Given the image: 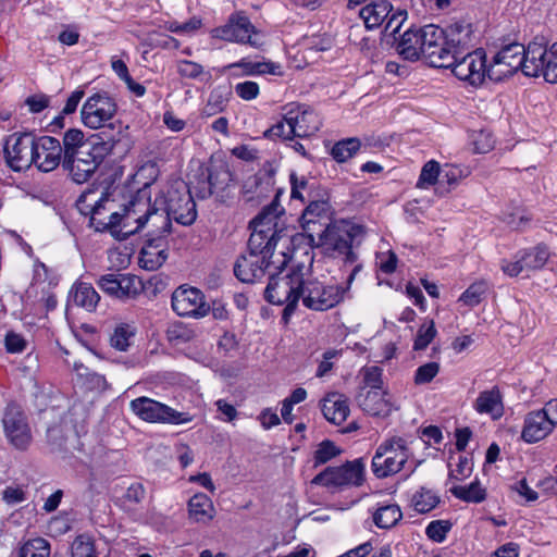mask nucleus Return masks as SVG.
<instances>
[{"mask_svg": "<svg viewBox=\"0 0 557 557\" xmlns=\"http://www.w3.org/2000/svg\"><path fill=\"white\" fill-rule=\"evenodd\" d=\"M440 364L437 362H428L420 366L414 373V383L417 385L430 383L438 373Z\"/></svg>", "mask_w": 557, "mask_h": 557, "instance_id": "nucleus-56", "label": "nucleus"}, {"mask_svg": "<svg viewBox=\"0 0 557 557\" xmlns=\"http://www.w3.org/2000/svg\"><path fill=\"white\" fill-rule=\"evenodd\" d=\"M433 32L429 40L435 44L437 66H447L460 53L476 49V29L467 18L455 20L445 27L435 25Z\"/></svg>", "mask_w": 557, "mask_h": 557, "instance_id": "nucleus-2", "label": "nucleus"}, {"mask_svg": "<svg viewBox=\"0 0 557 557\" xmlns=\"http://www.w3.org/2000/svg\"><path fill=\"white\" fill-rule=\"evenodd\" d=\"M363 388L357 396L359 407L368 414L374 417H386L392 411V405L385 399L381 391L372 389L363 393Z\"/></svg>", "mask_w": 557, "mask_h": 557, "instance_id": "nucleus-28", "label": "nucleus"}, {"mask_svg": "<svg viewBox=\"0 0 557 557\" xmlns=\"http://www.w3.org/2000/svg\"><path fill=\"white\" fill-rule=\"evenodd\" d=\"M474 408L479 413L491 414L493 419L503 416V403L499 389L493 387L490 391L481 392L475 400Z\"/></svg>", "mask_w": 557, "mask_h": 557, "instance_id": "nucleus-34", "label": "nucleus"}, {"mask_svg": "<svg viewBox=\"0 0 557 557\" xmlns=\"http://www.w3.org/2000/svg\"><path fill=\"white\" fill-rule=\"evenodd\" d=\"M364 481V463L361 459L347 461L341 467H327L311 483L326 487L360 486Z\"/></svg>", "mask_w": 557, "mask_h": 557, "instance_id": "nucleus-10", "label": "nucleus"}, {"mask_svg": "<svg viewBox=\"0 0 557 557\" xmlns=\"http://www.w3.org/2000/svg\"><path fill=\"white\" fill-rule=\"evenodd\" d=\"M288 107L285 113L288 135L299 138L309 137L322 126L318 114L309 106L292 103Z\"/></svg>", "mask_w": 557, "mask_h": 557, "instance_id": "nucleus-20", "label": "nucleus"}, {"mask_svg": "<svg viewBox=\"0 0 557 557\" xmlns=\"http://www.w3.org/2000/svg\"><path fill=\"white\" fill-rule=\"evenodd\" d=\"M453 524L448 520H434L425 529L426 536L435 543H443Z\"/></svg>", "mask_w": 557, "mask_h": 557, "instance_id": "nucleus-50", "label": "nucleus"}, {"mask_svg": "<svg viewBox=\"0 0 557 557\" xmlns=\"http://www.w3.org/2000/svg\"><path fill=\"white\" fill-rule=\"evenodd\" d=\"M145 494L146 491L141 483H133L127 487L124 498L129 503L139 504L145 498Z\"/></svg>", "mask_w": 557, "mask_h": 557, "instance_id": "nucleus-62", "label": "nucleus"}, {"mask_svg": "<svg viewBox=\"0 0 557 557\" xmlns=\"http://www.w3.org/2000/svg\"><path fill=\"white\" fill-rule=\"evenodd\" d=\"M409 457L407 442L392 437L379 445L372 458V471L376 478H386L399 472Z\"/></svg>", "mask_w": 557, "mask_h": 557, "instance_id": "nucleus-7", "label": "nucleus"}, {"mask_svg": "<svg viewBox=\"0 0 557 557\" xmlns=\"http://www.w3.org/2000/svg\"><path fill=\"white\" fill-rule=\"evenodd\" d=\"M123 211H126V221L134 220L139 222V225H146L148 221H152V225L158 230L160 214V199L156 197L151 202L150 184H145L137 193L131 198L128 203L124 206Z\"/></svg>", "mask_w": 557, "mask_h": 557, "instance_id": "nucleus-14", "label": "nucleus"}, {"mask_svg": "<svg viewBox=\"0 0 557 557\" xmlns=\"http://www.w3.org/2000/svg\"><path fill=\"white\" fill-rule=\"evenodd\" d=\"M519 256L525 270L531 271L539 270L545 265L549 258V251L545 245H537L530 250L520 252Z\"/></svg>", "mask_w": 557, "mask_h": 557, "instance_id": "nucleus-40", "label": "nucleus"}, {"mask_svg": "<svg viewBox=\"0 0 557 557\" xmlns=\"http://www.w3.org/2000/svg\"><path fill=\"white\" fill-rule=\"evenodd\" d=\"M407 11L403 9H392L391 14L385 18L386 25L384 28V35L392 36L396 40V34L399 32L401 25L407 20Z\"/></svg>", "mask_w": 557, "mask_h": 557, "instance_id": "nucleus-52", "label": "nucleus"}, {"mask_svg": "<svg viewBox=\"0 0 557 557\" xmlns=\"http://www.w3.org/2000/svg\"><path fill=\"white\" fill-rule=\"evenodd\" d=\"M547 50L548 49L543 44L537 41H531L524 47V52L522 53V73L525 76H543Z\"/></svg>", "mask_w": 557, "mask_h": 557, "instance_id": "nucleus-26", "label": "nucleus"}, {"mask_svg": "<svg viewBox=\"0 0 557 557\" xmlns=\"http://www.w3.org/2000/svg\"><path fill=\"white\" fill-rule=\"evenodd\" d=\"M72 557H96L92 540L85 535H78L71 546Z\"/></svg>", "mask_w": 557, "mask_h": 557, "instance_id": "nucleus-49", "label": "nucleus"}, {"mask_svg": "<svg viewBox=\"0 0 557 557\" xmlns=\"http://www.w3.org/2000/svg\"><path fill=\"white\" fill-rule=\"evenodd\" d=\"M144 226L139 225V222H134V220H127L126 222V211H123V213L117 212L116 223L112 227L111 235L117 240H125L139 232Z\"/></svg>", "mask_w": 557, "mask_h": 557, "instance_id": "nucleus-41", "label": "nucleus"}, {"mask_svg": "<svg viewBox=\"0 0 557 557\" xmlns=\"http://www.w3.org/2000/svg\"><path fill=\"white\" fill-rule=\"evenodd\" d=\"M207 177L214 191L226 189L230 183L233 181V174L226 164L212 166L208 170Z\"/></svg>", "mask_w": 557, "mask_h": 557, "instance_id": "nucleus-43", "label": "nucleus"}, {"mask_svg": "<svg viewBox=\"0 0 557 557\" xmlns=\"http://www.w3.org/2000/svg\"><path fill=\"white\" fill-rule=\"evenodd\" d=\"M233 67H240L244 70L246 75H257V74H281L278 64L273 62H252L246 59L240 60L232 64Z\"/></svg>", "mask_w": 557, "mask_h": 557, "instance_id": "nucleus-42", "label": "nucleus"}, {"mask_svg": "<svg viewBox=\"0 0 557 557\" xmlns=\"http://www.w3.org/2000/svg\"><path fill=\"white\" fill-rule=\"evenodd\" d=\"M363 383L366 387H370L372 389L381 391L383 386V369L377 366L364 367L362 370Z\"/></svg>", "mask_w": 557, "mask_h": 557, "instance_id": "nucleus-54", "label": "nucleus"}, {"mask_svg": "<svg viewBox=\"0 0 557 557\" xmlns=\"http://www.w3.org/2000/svg\"><path fill=\"white\" fill-rule=\"evenodd\" d=\"M486 53L483 49L478 48L460 53L451 64L442 66L450 69L453 74L460 81L469 82L473 86H479L487 76Z\"/></svg>", "mask_w": 557, "mask_h": 557, "instance_id": "nucleus-12", "label": "nucleus"}, {"mask_svg": "<svg viewBox=\"0 0 557 557\" xmlns=\"http://www.w3.org/2000/svg\"><path fill=\"white\" fill-rule=\"evenodd\" d=\"M309 203L304 210L300 222L308 234L309 243H314L315 232L329 225L331 206L327 199H308Z\"/></svg>", "mask_w": 557, "mask_h": 557, "instance_id": "nucleus-22", "label": "nucleus"}, {"mask_svg": "<svg viewBox=\"0 0 557 557\" xmlns=\"http://www.w3.org/2000/svg\"><path fill=\"white\" fill-rule=\"evenodd\" d=\"M516 260L515 261H503L502 262V270L505 274L513 277V276H517L519 275L520 273L527 271L525 268L523 267V262L519 256V253L516 256Z\"/></svg>", "mask_w": 557, "mask_h": 557, "instance_id": "nucleus-64", "label": "nucleus"}, {"mask_svg": "<svg viewBox=\"0 0 557 557\" xmlns=\"http://www.w3.org/2000/svg\"><path fill=\"white\" fill-rule=\"evenodd\" d=\"M49 97L46 95H34L26 99L25 103L28 106L30 112L39 113L49 106Z\"/></svg>", "mask_w": 557, "mask_h": 557, "instance_id": "nucleus-63", "label": "nucleus"}, {"mask_svg": "<svg viewBox=\"0 0 557 557\" xmlns=\"http://www.w3.org/2000/svg\"><path fill=\"white\" fill-rule=\"evenodd\" d=\"M115 113L116 103L107 92L90 96L81 110L83 124L92 129L104 126Z\"/></svg>", "mask_w": 557, "mask_h": 557, "instance_id": "nucleus-17", "label": "nucleus"}, {"mask_svg": "<svg viewBox=\"0 0 557 557\" xmlns=\"http://www.w3.org/2000/svg\"><path fill=\"white\" fill-rule=\"evenodd\" d=\"M177 73L182 77L195 79L203 73V67L194 61L182 60L177 63Z\"/></svg>", "mask_w": 557, "mask_h": 557, "instance_id": "nucleus-57", "label": "nucleus"}, {"mask_svg": "<svg viewBox=\"0 0 557 557\" xmlns=\"http://www.w3.org/2000/svg\"><path fill=\"white\" fill-rule=\"evenodd\" d=\"M403 518V512L398 505L388 504L380 506L373 512V522L380 529H389L396 525Z\"/></svg>", "mask_w": 557, "mask_h": 557, "instance_id": "nucleus-35", "label": "nucleus"}, {"mask_svg": "<svg viewBox=\"0 0 557 557\" xmlns=\"http://www.w3.org/2000/svg\"><path fill=\"white\" fill-rule=\"evenodd\" d=\"M287 133H288V126L284 119L283 121H280L276 124H274L273 126H271L270 128H268L263 133V136L268 139L283 138L285 140L293 141L295 136L288 135Z\"/></svg>", "mask_w": 557, "mask_h": 557, "instance_id": "nucleus-60", "label": "nucleus"}, {"mask_svg": "<svg viewBox=\"0 0 557 557\" xmlns=\"http://www.w3.org/2000/svg\"><path fill=\"white\" fill-rule=\"evenodd\" d=\"M282 190L277 189L271 203L249 223L251 234L247 243V252L242 253L235 264L234 274L243 283L253 284L260 281L274 265L272 260L280 239L277 219L284 212L280 205Z\"/></svg>", "mask_w": 557, "mask_h": 557, "instance_id": "nucleus-1", "label": "nucleus"}, {"mask_svg": "<svg viewBox=\"0 0 557 557\" xmlns=\"http://www.w3.org/2000/svg\"><path fill=\"white\" fill-rule=\"evenodd\" d=\"M101 128L102 131L100 133L94 134L91 136L101 141H106V139H109L111 137H117V146L120 145L124 137L121 123H109V125L104 124V126H102Z\"/></svg>", "mask_w": 557, "mask_h": 557, "instance_id": "nucleus-58", "label": "nucleus"}, {"mask_svg": "<svg viewBox=\"0 0 557 557\" xmlns=\"http://www.w3.org/2000/svg\"><path fill=\"white\" fill-rule=\"evenodd\" d=\"M342 450L330 440L322 441L314 451V467L326 463L335 458Z\"/></svg>", "mask_w": 557, "mask_h": 557, "instance_id": "nucleus-48", "label": "nucleus"}, {"mask_svg": "<svg viewBox=\"0 0 557 557\" xmlns=\"http://www.w3.org/2000/svg\"><path fill=\"white\" fill-rule=\"evenodd\" d=\"M302 277L299 273L278 276L270 273V281L264 289V298L272 305H286L282 319L288 322L295 312L301 296Z\"/></svg>", "mask_w": 557, "mask_h": 557, "instance_id": "nucleus-5", "label": "nucleus"}, {"mask_svg": "<svg viewBox=\"0 0 557 557\" xmlns=\"http://www.w3.org/2000/svg\"><path fill=\"white\" fill-rule=\"evenodd\" d=\"M102 292L120 300L136 298L144 290L141 280L132 274L109 273L97 280Z\"/></svg>", "mask_w": 557, "mask_h": 557, "instance_id": "nucleus-19", "label": "nucleus"}, {"mask_svg": "<svg viewBox=\"0 0 557 557\" xmlns=\"http://www.w3.org/2000/svg\"><path fill=\"white\" fill-rule=\"evenodd\" d=\"M172 309L180 317L200 319L210 311L203 293L196 287H177L172 294Z\"/></svg>", "mask_w": 557, "mask_h": 557, "instance_id": "nucleus-16", "label": "nucleus"}, {"mask_svg": "<svg viewBox=\"0 0 557 557\" xmlns=\"http://www.w3.org/2000/svg\"><path fill=\"white\" fill-rule=\"evenodd\" d=\"M441 502L440 496L432 490L420 487L411 497V506L419 513H428Z\"/></svg>", "mask_w": 557, "mask_h": 557, "instance_id": "nucleus-38", "label": "nucleus"}, {"mask_svg": "<svg viewBox=\"0 0 557 557\" xmlns=\"http://www.w3.org/2000/svg\"><path fill=\"white\" fill-rule=\"evenodd\" d=\"M393 4L388 0H372L361 8L359 15L368 29L377 28L391 14Z\"/></svg>", "mask_w": 557, "mask_h": 557, "instance_id": "nucleus-31", "label": "nucleus"}, {"mask_svg": "<svg viewBox=\"0 0 557 557\" xmlns=\"http://www.w3.org/2000/svg\"><path fill=\"white\" fill-rule=\"evenodd\" d=\"M361 148V143L357 137H350L337 141L331 149L332 158L343 163L352 158Z\"/></svg>", "mask_w": 557, "mask_h": 557, "instance_id": "nucleus-39", "label": "nucleus"}, {"mask_svg": "<svg viewBox=\"0 0 557 557\" xmlns=\"http://www.w3.org/2000/svg\"><path fill=\"white\" fill-rule=\"evenodd\" d=\"M289 182H290V197L293 199H299L302 202H305L306 198L302 194V191H307L308 199L314 197V182H310L305 176H298L295 172H292L289 175Z\"/></svg>", "mask_w": 557, "mask_h": 557, "instance_id": "nucleus-45", "label": "nucleus"}, {"mask_svg": "<svg viewBox=\"0 0 557 557\" xmlns=\"http://www.w3.org/2000/svg\"><path fill=\"white\" fill-rule=\"evenodd\" d=\"M356 232L357 227L355 226L345 223H330L315 232L318 237H314V243H310V245L321 248L325 255L334 257L352 246Z\"/></svg>", "mask_w": 557, "mask_h": 557, "instance_id": "nucleus-11", "label": "nucleus"}, {"mask_svg": "<svg viewBox=\"0 0 557 557\" xmlns=\"http://www.w3.org/2000/svg\"><path fill=\"white\" fill-rule=\"evenodd\" d=\"M4 343L7 350L12 354L22 352L26 347V341L24 337L14 332H8Z\"/></svg>", "mask_w": 557, "mask_h": 557, "instance_id": "nucleus-61", "label": "nucleus"}, {"mask_svg": "<svg viewBox=\"0 0 557 557\" xmlns=\"http://www.w3.org/2000/svg\"><path fill=\"white\" fill-rule=\"evenodd\" d=\"M129 407L139 419L151 423L184 424L193 419L187 412L176 411L145 396L133 399Z\"/></svg>", "mask_w": 557, "mask_h": 557, "instance_id": "nucleus-8", "label": "nucleus"}, {"mask_svg": "<svg viewBox=\"0 0 557 557\" xmlns=\"http://www.w3.org/2000/svg\"><path fill=\"white\" fill-rule=\"evenodd\" d=\"M166 233H162L157 236H149L145 245L140 250L139 263L141 268L148 271H154L159 269L168 259V242Z\"/></svg>", "mask_w": 557, "mask_h": 557, "instance_id": "nucleus-23", "label": "nucleus"}, {"mask_svg": "<svg viewBox=\"0 0 557 557\" xmlns=\"http://www.w3.org/2000/svg\"><path fill=\"white\" fill-rule=\"evenodd\" d=\"M435 25L429 24L420 28H408L399 38L397 52L409 61H416L423 57L431 66H437L436 48L430 42L429 37L433 35Z\"/></svg>", "mask_w": 557, "mask_h": 557, "instance_id": "nucleus-6", "label": "nucleus"}, {"mask_svg": "<svg viewBox=\"0 0 557 557\" xmlns=\"http://www.w3.org/2000/svg\"><path fill=\"white\" fill-rule=\"evenodd\" d=\"M99 165L92 160L89 154L77 156L71 160L63 161L62 169L69 173L71 178L77 183L83 184L89 181Z\"/></svg>", "mask_w": 557, "mask_h": 557, "instance_id": "nucleus-29", "label": "nucleus"}, {"mask_svg": "<svg viewBox=\"0 0 557 557\" xmlns=\"http://www.w3.org/2000/svg\"><path fill=\"white\" fill-rule=\"evenodd\" d=\"M50 544L42 537L26 542L20 549V557H49Z\"/></svg>", "mask_w": 557, "mask_h": 557, "instance_id": "nucleus-46", "label": "nucleus"}, {"mask_svg": "<svg viewBox=\"0 0 557 557\" xmlns=\"http://www.w3.org/2000/svg\"><path fill=\"white\" fill-rule=\"evenodd\" d=\"M543 77L548 83H557V41L547 50Z\"/></svg>", "mask_w": 557, "mask_h": 557, "instance_id": "nucleus-53", "label": "nucleus"}, {"mask_svg": "<svg viewBox=\"0 0 557 557\" xmlns=\"http://www.w3.org/2000/svg\"><path fill=\"white\" fill-rule=\"evenodd\" d=\"M438 177H441L440 164L431 160L423 165L418 186L424 187L425 185H433Z\"/></svg>", "mask_w": 557, "mask_h": 557, "instance_id": "nucleus-55", "label": "nucleus"}, {"mask_svg": "<svg viewBox=\"0 0 557 557\" xmlns=\"http://www.w3.org/2000/svg\"><path fill=\"white\" fill-rule=\"evenodd\" d=\"M37 137L33 133H13L4 144L7 164L15 172L29 169L34 163Z\"/></svg>", "mask_w": 557, "mask_h": 557, "instance_id": "nucleus-9", "label": "nucleus"}, {"mask_svg": "<svg viewBox=\"0 0 557 557\" xmlns=\"http://www.w3.org/2000/svg\"><path fill=\"white\" fill-rule=\"evenodd\" d=\"M88 138L79 128H70L63 134L62 138V153L63 161L71 160V158L79 154L85 156L88 147Z\"/></svg>", "mask_w": 557, "mask_h": 557, "instance_id": "nucleus-32", "label": "nucleus"}, {"mask_svg": "<svg viewBox=\"0 0 557 557\" xmlns=\"http://www.w3.org/2000/svg\"><path fill=\"white\" fill-rule=\"evenodd\" d=\"M486 293V284L484 282H476L471 284L460 296L459 301L465 305L474 307L479 305Z\"/></svg>", "mask_w": 557, "mask_h": 557, "instance_id": "nucleus-51", "label": "nucleus"}, {"mask_svg": "<svg viewBox=\"0 0 557 557\" xmlns=\"http://www.w3.org/2000/svg\"><path fill=\"white\" fill-rule=\"evenodd\" d=\"M362 269V264H356L347 277L345 287L339 285H324L315 280H302L301 296L305 307L315 311L329 310L344 300L356 275Z\"/></svg>", "mask_w": 557, "mask_h": 557, "instance_id": "nucleus-4", "label": "nucleus"}, {"mask_svg": "<svg viewBox=\"0 0 557 557\" xmlns=\"http://www.w3.org/2000/svg\"><path fill=\"white\" fill-rule=\"evenodd\" d=\"M547 409H540L536 411L529 412L523 422V429L521 432V438L525 443H536L545 438L554 429L555 421H553Z\"/></svg>", "mask_w": 557, "mask_h": 557, "instance_id": "nucleus-24", "label": "nucleus"}, {"mask_svg": "<svg viewBox=\"0 0 557 557\" xmlns=\"http://www.w3.org/2000/svg\"><path fill=\"white\" fill-rule=\"evenodd\" d=\"M237 96L244 100H252L259 95V85L256 82L246 81L235 86Z\"/></svg>", "mask_w": 557, "mask_h": 557, "instance_id": "nucleus-59", "label": "nucleus"}, {"mask_svg": "<svg viewBox=\"0 0 557 557\" xmlns=\"http://www.w3.org/2000/svg\"><path fill=\"white\" fill-rule=\"evenodd\" d=\"M114 202L110 201L107 196H102L96 200L90 209L89 226L96 232H109L116 223L117 211H113Z\"/></svg>", "mask_w": 557, "mask_h": 557, "instance_id": "nucleus-25", "label": "nucleus"}, {"mask_svg": "<svg viewBox=\"0 0 557 557\" xmlns=\"http://www.w3.org/2000/svg\"><path fill=\"white\" fill-rule=\"evenodd\" d=\"M437 331L433 320H425L417 332L413 350H424L436 336Z\"/></svg>", "mask_w": 557, "mask_h": 557, "instance_id": "nucleus-47", "label": "nucleus"}, {"mask_svg": "<svg viewBox=\"0 0 557 557\" xmlns=\"http://www.w3.org/2000/svg\"><path fill=\"white\" fill-rule=\"evenodd\" d=\"M88 144L86 154H89L92 160L100 165L103 159L108 154L113 153L114 149L117 147V137H111L106 139V141H101L90 136L88 137Z\"/></svg>", "mask_w": 557, "mask_h": 557, "instance_id": "nucleus-36", "label": "nucleus"}, {"mask_svg": "<svg viewBox=\"0 0 557 557\" xmlns=\"http://www.w3.org/2000/svg\"><path fill=\"white\" fill-rule=\"evenodd\" d=\"M524 45L512 42L503 47L493 57L492 62L487 66V77L494 82H500L519 70L522 71V53Z\"/></svg>", "mask_w": 557, "mask_h": 557, "instance_id": "nucleus-15", "label": "nucleus"}, {"mask_svg": "<svg viewBox=\"0 0 557 557\" xmlns=\"http://www.w3.org/2000/svg\"><path fill=\"white\" fill-rule=\"evenodd\" d=\"M100 300L97 290L89 283H76L70 290L67 309L72 306L81 307L88 312L96 310Z\"/></svg>", "mask_w": 557, "mask_h": 557, "instance_id": "nucleus-30", "label": "nucleus"}, {"mask_svg": "<svg viewBox=\"0 0 557 557\" xmlns=\"http://www.w3.org/2000/svg\"><path fill=\"white\" fill-rule=\"evenodd\" d=\"M34 165L40 172H51L59 165L62 166L63 153L62 146L58 138L52 136L37 137Z\"/></svg>", "mask_w": 557, "mask_h": 557, "instance_id": "nucleus-21", "label": "nucleus"}, {"mask_svg": "<svg viewBox=\"0 0 557 557\" xmlns=\"http://www.w3.org/2000/svg\"><path fill=\"white\" fill-rule=\"evenodd\" d=\"M158 199H160V214H162L159 216V227L162 233H171L172 220L182 225H190L196 220V205L190 189L184 188L181 191L172 187Z\"/></svg>", "mask_w": 557, "mask_h": 557, "instance_id": "nucleus-3", "label": "nucleus"}, {"mask_svg": "<svg viewBox=\"0 0 557 557\" xmlns=\"http://www.w3.org/2000/svg\"><path fill=\"white\" fill-rule=\"evenodd\" d=\"M189 518L198 523H208L214 517L213 503L203 493L195 494L188 502Z\"/></svg>", "mask_w": 557, "mask_h": 557, "instance_id": "nucleus-33", "label": "nucleus"}, {"mask_svg": "<svg viewBox=\"0 0 557 557\" xmlns=\"http://www.w3.org/2000/svg\"><path fill=\"white\" fill-rule=\"evenodd\" d=\"M450 493L467 503H482L486 498V491L481 486L480 481L476 479L471 482L468 486H453Z\"/></svg>", "mask_w": 557, "mask_h": 557, "instance_id": "nucleus-37", "label": "nucleus"}, {"mask_svg": "<svg viewBox=\"0 0 557 557\" xmlns=\"http://www.w3.org/2000/svg\"><path fill=\"white\" fill-rule=\"evenodd\" d=\"M136 329L128 323H120L114 327L110 337L113 348L125 351L129 347V339L135 335Z\"/></svg>", "mask_w": 557, "mask_h": 557, "instance_id": "nucleus-44", "label": "nucleus"}, {"mask_svg": "<svg viewBox=\"0 0 557 557\" xmlns=\"http://www.w3.org/2000/svg\"><path fill=\"white\" fill-rule=\"evenodd\" d=\"M257 35L258 32L256 27L252 25L249 17L243 12L232 14L225 25L212 29V37L214 38L249 45L253 48L261 46Z\"/></svg>", "mask_w": 557, "mask_h": 557, "instance_id": "nucleus-13", "label": "nucleus"}, {"mask_svg": "<svg viewBox=\"0 0 557 557\" xmlns=\"http://www.w3.org/2000/svg\"><path fill=\"white\" fill-rule=\"evenodd\" d=\"M2 424L9 442L20 450H25L32 442V433L22 408L9 404L4 410Z\"/></svg>", "mask_w": 557, "mask_h": 557, "instance_id": "nucleus-18", "label": "nucleus"}, {"mask_svg": "<svg viewBox=\"0 0 557 557\" xmlns=\"http://www.w3.org/2000/svg\"><path fill=\"white\" fill-rule=\"evenodd\" d=\"M321 410L329 422L341 425L349 414L347 398L339 393H330L321 400Z\"/></svg>", "mask_w": 557, "mask_h": 557, "instance_id": "nucleus-27", "label": "nucleus"}]
</instances>
